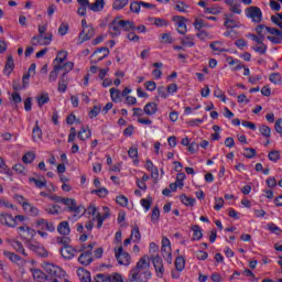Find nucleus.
Segmentation results:
<instances>
[{
	"label": "nucleus",
	"mask_w": 282,
	"mask_h": 282,
	"mask_svg": "<svg viewBox=\"0 0 282 282\" xmlns=\"http://www.w3.org/2000/svg\"><path fill=\"white\" fill-rule=\"evenodd\" d=\"M247 19H251L253 23H261L263 21V12L261 8L251 6L245 10Z\"/></svg>",
	"instance_id": "5"
},
{
	"label": "nucleus",
	"mask_w": 282,
	"mask_h": 282,
	"mask_svg": "<svg viewBox=\"0 0 282 282\" xmlns=\"http://www.w3.org/2000/svg\"><path fill=\"white\" fill-rule=\"evenodd\" d=\"M140 8H142L140 1L130 3V12H133L134 14H140Z\"/></svg>",
	"instance_id": "60"
},
{
	"label": "nucleus",
	"mask_w": 282,
	"mask_h": 282,
	"mask_svg": "<svg viewBox=\"0 0 282 282\" xmlns=\"http://www.w3.org/2000/svg\"><path fill=\"white\" fill-rule=\"evenodd\" d=\"M18 235L23 239L24 241H32L36 235V231L29 226H20L18 227Z\"/></svg>",
	"instance_id": "9"
},
{
	"label": "nucleus",
	"mask_w": 282,
	"mask_h": 282,
	"mask_svg": "<svg viewBox=\"0 0 282 282\" xmlns=\"http://www.w3.org/2000/svg\"><path fill=\"white\" fill-rule=\"evenodd\" d=\"M67 32H69V24L67 23H62L58 28V34L61 36H65V34H67Z\"/></svg>",
	"instance_id": "62"
},
{
	"label": "nucleus",
	"mask_w": 282,
	"mask_h": 282,
	"mask_svg": "<svg viewBox=\"0 0 282 282\" xmlns=\"http://www.w3.org/2000/svg\"><path fill=\"white\" fill-rule=\"evenodd\" d=\"M52 33H48L46 36L42 35L41 45H50L52 43Z\"/></svg>",
	"instance_id": "64"
},
{
	"label": "nucleus",
	"mask_w": 282,
	"mask_h": 282,
	"mask_svg": "<svg viewBox=\"0 0 282 282\" xmlns=\"http://www.w3.org/2000/svg\"><path fill=\"white\" fill-rule=\"evenodd\" d=\"M161 43L165 45H171L173 43V37L169 33L161 34Z\"/></svg>",
	"instance_id": "55"
},
{
	"label": "nucleus",
	"mask_w": 282,
	"mask_h": 282,
	"mask_svg": "<svg viewBox=\"0 0 282 282\" xmlns=\"http://www.w3.org/2000/svg\"><path fill=\"white\" fill-rule=\"evenodd\" d=\"M94 279L96 282H124V279H122V275L120 273H98L97 275H95Z\"/></svg>",
	"instance_id": "7"
},
{
	"label": "nucleus",
	"mask_w": 282,
	"mask_h": 282,
	"mask_svg": "<svg viewBox=\"0 0 282 282\" xmlns=\"http://www.w3.org/2000/svg\"><path fill=\"white\" fill-rule=\"evenodd\" d=\"M85 250V245H82L80 247L74 248L72 245L68 247H62L59 248V253L64 261H72L76 254L83 252Z\"/></svg>",
	"instance_id": "2"
},
{
	"label": "nucleus",
	"mask_w": 282,
	"mask_h": 282,
	"mask_svg": "<svg viewBox=\"0 0 282 282\" xmlns=\"http://www.w3.org/2000/svg\"><path fill=\"white\" fill-rule=\"evenodd\" d=\"M232 17H234L232 13L225 14V23H224L225 28H228L230 30H232V28H239V21L234 20Z\"/></svg>",
	"instance_id": "21"
},
{
	"label": "nucleus",
	"mask_w": 282,
	"mask_h": 282,
	"mask_svg": "<svg viewBox=\"0 0 282 282\" xmlns=\"http://www.w3.org/2000/svg\"><path fill=\"white\" fill-rule=\"evenodd\" d=\"M59 72H61V64H56L53 67V70L48 75V83H56V78H58Z\"/></svg>",
	"instance_id": "34"
},
{
	"label": "nucleus",
	"mask_w": 282,
	"mask_h": 282,
	"mask_svg": "<svg viewBox=\"0 0 282 282\" xmlns=\"http://www.w3.org/2000/svg\"><path fill=\"white\" fill-rule=\"evenodd\" d=\"M32 138H33L34 142H36L37 140H41V138H43V131L39 127V121L36 122L35 127L33 128Z\"/></svg>",
	"instance_id": "38"
},
{
	"label": "nucleus",
	"mask_w": 282,
	"mask_h": 282,
	"mask_svg": "<svg viewBox=\"0 0 282 282\" xmlns=\"http://www.w3.org/2000/svg\"><path fill=\"white\" fill-rule=\"evenodd\" d=\"M57 232L63 237H67L72 232V228L69 227L68 221H62L57 226Z\"/></svg>",
	"instance_id": "18"
},
{
	"label": "nucleus",
	"mask_w": 282,
	"mask_h": 282,
	"mask_svg": "<svg viewBox=\"0 0 282 282\" xmlns=\"http://www.w3.org/2000/svg\"><path fill=\"white\" fill-rule=\"evenodd\" d=\"M88 8L93 12H102L105 9V0H96L94 3H90Z\"/></svg>",
	"instance_id": "26"
},
{
	"label": "nucleus",
	"mask_w": 282,
	"mask_h": 282,
	"mask_svg": "<svg viewBox=\"0 0 282 282\" xmlns=\"http://www.w3.org/2000/svg\"><path fill=\"white\" fill-rule=\"evenodd\" d=\"M64 206H67V210L69 213H74L75 217H80L82 215H85V207L83 205H77L76 199L74 198H64L63 203Z\"/></svg>",
	"instance_id": "4"
},
{
	"label": "nucleus",
	"mask_w": 282,
	"mask_h": 282,
	"mask_svg": "<svg viewBox=\"0 0 282 282\" xmlns=\"http://www.w3.org/2000/svg\"><path fill=\"white\" fill-rule=\"evenodd\" d=\"M269 80H270L271 83H273V85H281V83H282L281 74H279V73H272V74L269 76Z\"/></svg>",
	"instance_id": "44"
},
{
	"label": "nucleus",
	"mask_w": 282,
	"mask_h": 282,
	"mask_svg": "<svg viewBox=\"0 0 282 282\" xmlns=\"http://www.w3.org/2000/svg\"><path fill=\"white\" fill-rule=\"evenodd\" d=\"M174 23H176L178 34H186L188 28L186 26V19L182 15H175L173 18Z\"/></svg>",
	"instance_id": "14"
},
{
	"label": "nucleus",
	"mask_w": 282,
	"mask_h": 282,
	"mask_svg": "<svg viewBox=\"0 0 282 282\" xmlns=\"http://www.w3.org/2000/svg\"><path fill=\"white\" fill-rule=\"evenodd\" d=\"M45 213L47 215H61V206L59 205H48L45 207Z\"/></svg>",
	"instance_id": "37"
},
{
	"label": "nucleus",
	"mask_w": 282,
	"mask_h": 282,
	"mask_svg": "<svg viewBox=\"0 0 282 282\" xmlns=\"http://www.w3.org/2000/svg\"><path fill=\"white\" fill-rule=\"evenodd\" d=\"M181 45H184L185 47H195V36L186 35L185 37H182Z\"/></svg>",
	"instance_id": "31"
},
{
	"label": "nucleus",
	"mask_w": 282,
	"mask_h": 282,
	"mask_svg": "<svg viewBox=\"0 0 282 282\" xmlns=\"http://www.w3.org/2000/svg\"><path fill=\"white\" fill-rule=\"evenodd\" d=\"M57 91L61 94H65V91H67V77H65V74H63L58 80Z\"/></svg>",
	"instance_id": "33"
},
{
	"label": "nucleus",
	"mask_w": 282,
	"mask_h": 282,
	"mask_svg": "<svg viewBox=\"0 0 282 282\" xmlns=\"http://www.w3.org/2000/svg\"><path fill=\"white\" fill-rule=\"evenodd\" d=\"M116 202L119 206H122V207L129 205V198H127V196L124 195L117 196Z\"/></svg>",
	"instance_id": "54"
},
{
	"label": "nucleus",
	"mask_w": 282,
	"mask_h": 282,
	"mask_svg": "<svg viewBox=\"0 0 282 282\" xmlns=\"http://www.w3.org/2000/svg\"><path fill=\"white\" fill-rule=\"evenodd\" d=\"M161 252L167 263H173V253L171 250V240L169 238L162 239Z\"/></svg>",
	"instance_id": "8"
},
{
	"label": "nucleus",
	"mask_w": 282,
	"mask_h": 282,
	"mask_svg": "<svg viewBox=\"0 0 282 282\" xmlns=\"http://www.w3.org/2000/svg\"><path fill=\"white\" fill-rule=\"evenodd\" d=\"M192 230H193V241H199V239H202V237H204V234L202 232V227H199V225H193L192 226Z\"/></svg>",
	"instance_id": "32"
},
{
	"label": "nucleus",
	"mask_w": 282,
	"mask_h": 282,
	"mask_svg": "<svg viewBox=\"0 0 282 282\" xmlns=\"http://www.w3.org/2000/svg\"><path fill=\"white\" fill-rule=\"evenodd\" d=\"M91 261H94V258H89L87 256H84L83 253H80V256L78 258V262L82 265H89L91 263Z\"/></svg>",
	"instance_id": "51"
},
{
	"label": "nucleus",
	"mask_w": 282,
	"mask_h": 282,
	"mask_svg": "<svg viewBox=\"0 0 282 282\" xmlns=\"http://www.w3.org/2000/svg\"><path fill=\"white\" fill-rule=\"evenodd\" d=\"M151 273V258L143 256L137 262V265L129 272V282H149Z\"/></svg>",
	"instance_id": "1"
},
{
	"label": "nucleus",
	"mask_w": 282,
	"mask_h": 282,
	"mask_svg": "<svg viewBox=\"0 0 282 282\" xmlns=\"http://www.w3.org/2000/svg\"><path fill=\"white\" fill-rule=\"evenodd\" d=\"M29 250H31V252H34V254H36L37 257H42V259H47V257H50V252H47V249H45V247L39 242H30Z\"/></svg>",
	"instance_id": "10"
},
{
	"label": "nucleus",
	"mask_w": 282,
	"mask_h": 282,
	"mask_svg": "<svg viewBox=\"0 0 282 282\" xmlns=\"http://www.w3.org/2000/svg\"><path fill=\"white\" fill-rule=\"evenodd\" d=\"M93 56H97V61H95V63H100V61H104V58L109 56V48L100 47L94 52Z\"/></svg>",
	"instance_id": "19"
},
{
	"label": "nucleus",
	"mask_w": 282,
	"mask_h": 282,
	"mask_svg": "<svg viewBox=\"0 0 282 282\" xmlns=\"http://www.w3.org/2000/svg\"><path fill=\"white\" fill-rule=\"evenodd\" d=\"M121 23V30L124 32H131V30H135V23L131 20H119Z\"/></svg>",
	"instance_id": "29"
},
{
	"label": "nucleus",
	"mask_w": 282,
	"mask_h": 282,
	"mask_svg": "<svg viewBox=\"0 0 282 282\" xmlns=\"http://www.w3.org/2000/svg\"><path fill=\"white\" fill-rule=\"evenodd\" d=\"M253 50V52H257L258 54H267L268 52V45H265L263 42L259 43L258 45L256 46H252L251 47Z\"/></svg>",
	"instance_id": "40"
},
{
	"label": "nucleus",
	"mask_w": 282,
	"mask_h": 282,
	"mask_svg": "<svg viewBox=\"0 0 282 282\" xmlns=\"http://www.w3.org/2000/svg\"><path fill=\"white\" fill-rule=\"evenodd\" d=\"M67 56H68L67 51H59L57 53L56 58H55V63H57V65H61L62 63H65V61H67Z\"/></svg>",
	"instance_id": "42"
},
{
	"label": "nucleus",
	"mask_w": 282,
	"mask_h": 282,
	"mask_svg": "<svg viewBox=\"0 0 282 282\" xmlns=\"http://www.w3.org/2000/svg\"><path fill=\"white\" fill-rule=\"evenodd\" d=\"M130 239L133 241V243H140L141 239H142V235L140 234V227L134 226L132 228Z\"/></svg>",
	"instance_id": "28"
},
{
	"label": "nucleus",
	"mask_w": 282,
	"mask_h": 282,
	"mask_svg": "<svg viewBox=\"0 0 282 282\" xmlns=\"http://www.w3.org/2000/svg\"><path fill=\"white\" fill-rule=\"evenodd\" d=\"M121 30H122V26L119 18H116L115 20H112V22L108 25V32L112 36V39H116V36H120Z\"/></svg>",
	"instance_id": "12"
},
{
	"label": "nucleus",
	"mask_w": 282,
	"mask_h": 282,
	"mask_svg": "<svg viewBox=\"0 0 282 282\" xmlns=\"http://www.w3.org/2000/svg\"><path fill=\"white\" fill-rule=\"evenodd\" d=\"M56 242L59 243V246H63V248H67L72 245V239L69 237L63 236V237H57Z\"/></svg>",
	"instance_id": "43"
},
{
	"label": "nucleus",
	"mask_w": 282,
	"mask_h": 282,
	"mask_svg": "<svg viewBox=\"0 0 282 282\" xmlns=\"http://www.w3.org/2000/svg\"><path fill=\"white\" fill-rule=\"evenodd\" d=\"M151 259L154 265L156 276L159 279H162V276H164V261H162V258L160 256H151Z\"/></svg>",
	"instance_id": "11"
},
{
	"label": "nucleus",
	"mask_w": 282,
	"mask_h": 282,
	"mask_svg": "<svg viewBox=\"0 0 282 282\" xmlns=\"http://www.w3.org/2000/svg\"><path fill=\"white\" fill-rule=\"evenodd\" d=\"M77 276L79 278L80 282H91V273L85 269H78Z\"/></svg>",
	"instance_id": "24"
},
{
	"label": "nucleus",
	"mask_w": 282,
	"mask_h": 282,
	"mask_svg": "<svg viewBox=\"0 0 282 282\" xmlns=\"http://www.w3.org/2000/svg\"><path fill=\"white\" fill-rule=\"evenodd\" d=\"M39 107H42L43 105H47L50 102V95L44 94L36 98Z\"/></svg>",
	"instance_id": "52"
},
{
	"label": "nucleus",
	"mask_w": 282,
	"mask_h": 282,
	"mask_svg": "<svg viewBox=\"0 0 282 282\" xmlns=\"http://www.w3.org/2000/svg\"><path fill=\"white\" fill-rule=\"evenodd\" d=\"M94 36H96V31L94 30V26H88L80 31L78 41L79 43H85V41H90V39H94Z\"/></svg>",
	"instance_id": "13"
},
{
	"label": "nucleus",
	"mask_w": 282,
	"mask_h": 282,
	"mask_svg": "<svg viewBox=\"0 0 282 282\" xmlns=\"http://www.w3.org/2000/svg\"><path fill=\"white\" fill-rule=\"evenodd\" d=\"M3 256L11 261V263H19L21 261V258L19 254L10 251H3Z\"/></svg>",
	"instance_id": "36"
},
{
	"label": "nucleus",
	"mask_w": 282,
	"mask_h": 282,
	"mask_svg": "<svg viewBox=\"0 0 282 282\" xmlns=\"http://www.w3.org/2000/svg\"><path fill=\"white\" fill-rule=\"evenodd\" d=\"M94 246H96L95 242L89 243L87 247L84 245V250L82 254H84L85 257L91 258V250H94Z\"/></svg>",
	"instance_id": "53"
},
{
	"label": "nucleus",
	"mask_w": 282,
	"mask_h": 282,
	"mask_svg": "<svg viewBox=\"0 0 282 282\" xmlns=\"http://www.w3.org/2000/svg\"><path fill=\"white\" fill-rule=\"evenodd\" d=\"M128 155L133 160L134 164H138V149L130 148L128 150Z\"/></svg>",
	"instance_id": "56"
},
{
	"label": "nucleus",
	"mask_w": 282,
	"mask_h": 282,
	"mask_svg": "<svg viewBox=\"0 0 282 282\" xmlns=\"http://www.w3.org/2000/svg\"><path fill=\"white\" fill-rule=\"evenodd\" d=\"M267 39L271 43L279 45V44H281V41H282V32L280 34H276L275 36H267Z\"/></svg>",
	"instance_id": "59"
},
{
	"label": "nucleus",
	"mask_w": 282,
	"mask_h": 282,
	"mask_svg": "<svg viewBox=\"0 0 282 282\" xmlns=\"http://www.w3.org/2000/svg\"><path fill=\"white\" fill-rule=\"evenodd\" d=\"M12 72H14V58L12 57V55H9L7 58V64L4 66V74L7 76H10Z\"/></svg>",
	"instance_id": "27"
},
{
	"label": "nucleus",
	"mask_w": 282,
	"mask_h": 282,
	"mask_svg": "<svg viewBox=\"0 0 282 282\" xmlns=\"http://www.w3.org/2000/svg\"><path fill=\"white\" fill-rule=\"evenodd\" d=\"M152 203H153V199L151 197L142 198L141 199V206H143V208H145V210H150L151 209V204Z\"/></svg>",
	"instance_id": "61"
},
{
	"label": "nucleus",
	"mask_w": 282,
	"mask_h": 282,
	"mask_svg": "<svg viewBox=\"0 0 282 282\" xmlns=\"http://www.w3.org/2000/svg\"><path fill=\"white\" fill-rule=\"evenodd\" d=\"M226 6H229V10L232 14H241V1L239 0H225Z\"/></svg>",
	"instance_id": "17"
},
{
	"label": "nucleus",
	"mask_w": 282,
	"mask_h": 282,
	"mask_svg": "<svg viewBox=\"0 0 282 282\" xmlns=\"http://www.w3.org/2000/svg\"><path fill=\"white\" fill-rule=\"evenodd\" d=\"M180 199H181L182 204H184L185 206H195L194 197H188V196H186V194H183L180 196Z\"/></svg>",
	"instance_id": "41"
},
{
	"label": "nucleus",
	"mask_w": 282,
	"mask_h": 282,
	"mask_svg": "<svg viewBox=\"0 0 282 282\" xmlns=\"http://www.w3.org/2000/svg\"><path fill=\"white\" fill-rule=\"evenodd\" d=\"M151 221L152 224H158V221H160V207L155 206L152 209Z\"/></svg>",
	"instance_id": "45"
},
{
	"label": "nucleus",
	"mask_w": 282,
	"mask_h": 282,
	"mask_svg": "<svg viewBox=\"0 0 282 282\" xmlns=\"http://www.w3.org/2000/svg\"><path fill=\"white\" fill-rule=\"evenodd\" d=\"M9 245L15 249L19 254H23V257H28V252H25V248H23V243L19 240H9Z\"/></svg>",
	"instance_id": "22"
},
{
	"label": "nucleus",
	"mask_w": 282,
	"mask_h": 282,
	"mask_svg": "<svg viewBox=\"0 0 282 282\" xmlns=\"http://www.w3.org/2000/svg\"><path fill=\"white\" fill-rule=\"evenodd\" d=\"M174 10H177V12H186L188 10V4L180 1L174 7Z\"/></svg>",
	"instance_id": "63"
},
{
	"label": "nucleus",
	"mask_w": 282,
	"mask_h": 282,
	"mask_svg": "<svg viewBox=\"0 0 282 282\" xmlns=\"http://www.w3.org/2000/svg\"><path fill=\"white\" fill-rule=\"evenodd\" d=\"M254 155H257V150H254L252 148L245 149V158H247L248 160H252V158H254Z\"/></svg>",
	"instance_id": "58"
},
{
	"label": "nucleus",
	"mask_w": 282,
	"mask_h": 282,
	"mask_svg": "<svg viewBox=\"0 0 282 282\" xmlns=\"http://www.w3.org/2000/svg\"><path fill=\"white\" fill-rule=\"evenodd\" d=\"M184 268H186V260L184 259V257H177L175 260V269L177 270V272H182Z\"/></svg>",
	"instance_id": "39"
},
{
	"label": "nucleus",
	"mask_w": 282,
	"mask_h": 282,
	"mask_svg": "<svg viewBox=\"0 0 282 282\" xmlns=\"http://www.w3.org/2000/svg\"><path fill=\"white\" fill-rule=\"evenodd\" d=\"M104 210L105 213L101 215L100 213H98V209L96 208V206L90 205L88 207L89 215L95 217V219L97 220V228H102V224L105 219H109L111 215V213H109V207H104Z\"/></svg>",
	"instance_id": "3"
},
{
	"label": "nucleus",
	"mask_w": 282,
	"mask_h": 282,
	"mask_svg": "<svg viewBox=\"0 0 282 282\" xmlns=\"http://www.w3.org/2000/svg\"><path fill=\"white\" fill-rule=\"evenodd\" d=\"M59 67L64 70L63 74H65V77H67V74L74 69V64L72 62H66L64 65L59 64Z\"/></svg>",
	"instance_id": "48"
},
{
	"label": "nucleus",
	"mask_w": 282,
	"mask_h": 282,
	"mask_svg": "<svg viewBox=\"0 0 282 282\" xmlns=\"http://www.w3.org/2000/svg\"><path fill=\"white\" fill-rule=\"evenodd\" d=\"M129 6V0H113L112 10H124Z\"/></svg>",
	"instance_id": "35"
},
{
	"label": "nucleus",
	"mask_w": 282,
	"mask_h": 282,
	"mask_svg": "<svg viewBox=\"0 0 282 282\" xmlns=\"http://www.w3.org/2000/svg\"><path fill=\"white\" fill-rule=\"evenodd\" d=\"M259 131L263 138H270L272 135V130L268 126H260Z\"/></svg>",
	"instance_id": "50"
},
{
	"label": "nucleus",
	"mask_w": 282,
	"mask_h": 282,
	"mask_svg": "<svg viewBox=\"0 0 282 282\" xmlns=\"http://www.w3.org/2000/svg\"><path fill=\"white\" fill-rule=\"evenodd\" d=\"M36 228L37 230H47L48 232H54V230H56L54 223H50L45 220V218H41L36 221Z\"/></svg>",
	"instance_id": "16"
},
{
	"label": "nucleus",
	"mask_w": 282,
	"mask_h": 282,
	"mask_svg": "<svg viewBox=\"0 0 282 282\" xmlns=\"http://www.w3.org/2000/svg\"><path fill=\"white\" fill-rule=\"evenodd\" d=\"M77 138L83 142H85V140H89V138H91V130H89V127H82Z\"/></svg>",
	"instance_id": "25"
},
{
	"label": "nucleus",
	"mask_w": 282,
	"mask_h": 282,
	"mask_svg": "<svg viewBox=\"0 0 282 282\" xmlns=\"http://www.w3.org/2000/svg\"><path fill=\"white\" fill-rule=\"evenodd\" d=\"M91 193L93 195H98V197H106L107 195H109V191L105 187L94 189Z\"/></svg>",
	"instance_id": "57"
},
{
	"label": "nucleus",
	"mask_w": 282,
	"mask_h": 282,
	"mask_svg": "<svg viewBox=\"0 0 282 282\" xmlns=\"http://www.w3.org/2000/svg\"><path fill=\"white\" fill-rule=\"evenodd\" d=\"M148 21L151 23V25H155L156 28L169 26V21H166V19L149 17Z\"/></svg>",
	"instance_id": "20"
},
{
	"label": "nucleus",
	"mask_w": 282,
	"mask_h": 282,
	"mask_svg": "<svg viewBox=\"0 0 282 282\" xmlns=\"http://www.w3.org/2000/svg\"><path fill=\"white\" fill-rule=\"evenodd\" d=\"M0 224L2 226H8V228H15L17 219H14L10 214L2 213L0 214Z\"/></svg>",
	"instance_id": "15"
},
{
	"label": "nucleus",
	"mask_w": 282,
	"mask_h": 282,
	"mask_svg": "<svg viewBox=\"0 0 282 282\" xmlns=\"http://www.w3.org/2000/svg\"><path fill=\"white\" fill-rule=\"evenodd\" d=\"M143 112L145 113V116H155L158 113V104L148 102L143 107Z\"/></svg>",
	"instance_id": "23"
},
{
	"label": "nucleus",
	"mask_w": 282,
	"mask_h": 282,
	"mask_svg": "<svg viewBox=\"0 0 282 282\" xmlns=\"http://www.w3.org/2000/svg\"><path fill=\"white\" fill-rule=\"evenodd\" d=\"M35 159H36V154H34V152H28L22 158V161L24 162V164H32V162H34Z\"/></svg>",
	"instance_id": "46"
},
{
	"label": "nucleus",
	"mask_w": 282,
	"mask_h": 282,
	"mask_svg": "<svg viewBox=\"0 0 282 282\" xmlns=\"http://www.w3.org/2000/svg\"><path fill=\"white\" fill-rule=\"evenodd\" d=\"M110 98L112 102H122V93L117 88H110Z\"/></svg>",
	"instance_id": "30"
},
{
	"label": "nucleus",
	"mask_w": 282,
	"mask_h": 282,
	"mask_svg": "<svg viewBox=\"0 0 282 282\" xmlns=\"http://www.w3.org/2000/svg\"><path fill=\"white\" fill-rule=\"evenodd\" d=\"M195 30H202V28H208V23L205 20L196 19L193 23Z\"/></svg>",
	"instance_id": "49"
},
{
	"label": "nucleus",
	"mask_w": 282,
	"mask_h": 282,
	"mask_svg": "<svg viewBox=\"0 0 282 282\" xmlns=\"http://www.w3.org/2000/svg\"><path fill=\"white\" fill-rule=\"evenodd\" d=\"M115 257L119 265H131V254L124 251V248H122V246H120L119 248H115Z\"/></svg>",
	"instance_id": "6"
},
{
	"label": "nucleus",
	"mask_w": 282,
	"mask_h": 282,
	"mask_svg": "<svg viewBox=\"0 0 282 282\" xmlns=\"http://www.w3.org/2000/svg\"><path fill=\"white\" fill-rule=\"evenodd\" d=\"M29 182H33V184H35L36 188H44V186H47V181L44 180V181H41L39 178H34V177H31L29 178Z\"/></svg>",
	"instance_id": "47"
}]
</instances>
